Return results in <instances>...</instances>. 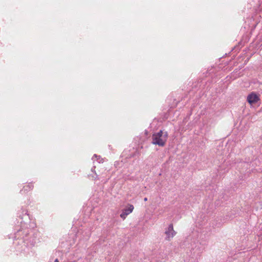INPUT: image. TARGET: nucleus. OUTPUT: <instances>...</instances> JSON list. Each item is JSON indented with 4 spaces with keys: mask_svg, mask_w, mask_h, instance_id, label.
I'll list each match as a JSON object with an SVG mask.
<instances>
[{
    "mask_svg": "<svg viewBox=\"0 0 262 262\" xmlns=\"http://www.w3.org/2000/svg\"><path fill=\"white\" fill-rule=\"evenodd\" d=\"M168 134L166 132H163L160 130L158 133H155L152 136V143L160 146H164L167 141Z\"/></svg>",
    "mask_w": 262,
    "mask_h": 262,
    "instance_id": "nucleus-1",
    "label": "nucleus"
},
{
    "mask_svg": "<svg viewBox=\"0 0 262 262\" xmlns=\"http://www.w3.org/2000/svg\"><path fill=\"white\" fill-rule=\"evenodd\" d=\"M176 233L177 232L173 229V225L172 224H169L165 231V240L170 241L176 235Z\"/></svg>",
    "mask_w": 262,
    "mask_h": 262,
    "instance_id": "nucleus-2",
    "label": "nucleus"
},
{
    "mask_svg": "<svg viewBox=\"0 0 262 262\" xmlns=\"http://www.w3.org/2000/svg\"><path fill=\"white\" fill-rule=\"evenodd\" d=\"M134 209V206L133 205L129 204L126 208L122 210L120 214V217L123 220L125 219L126 216L133 212Z\"/></svg>",
    "mask_w": 262,
    "mask_h": 262,
    "instance_id": "nucleus-3",
    "label": "nucleus"
},
{
    "mask_svg": "<svg viewBox=\"0 0 262 262\" xmlns=\"http://www.w3.org/2000/svg\"><path fill=\"white\" fill-rule=\"evenodd\" d=\"M247 100L250 104L252 105L258 102L259 97L256 94L251 93L247 96Z\"/></svg>",
    "mask_w": 262,
    "mask_h": 262,
    "instance_id": "nucleus-4",
    "label": "nucleus"
},
{
    "mask_svg": "<svg viewBox=\"0 0 262 262\" xmlns=\"http://www.w3.org/2000/svg\"><path fill=\"white\" fill-rule=\"evenodd\" d=\"M92 160L94 161L97 160L99 163L102 162V161H103L102 159H100V157L96 155H94L93 157L92 158Z\"/></svg>",
    "mask_w": 262,
    "mask_h": 262,
    "instance_id": "nucleus-5",
    "label": "nucleus"
},
{
    "mask_svg": "<svg viewBox=\"0 0 262 262\" xmlns=\"http://www.w3.org/2000/svg\"><path fill=\"white\" fill-rule=\"evenodd\" d=\"M54 262H59L57 258L55 259Z\"/></svg>",
    "mask_w": 262,
    "mask_h": 262,
    "instance_id": "nucleus-6",
    "label": "nucleus"
},
{
    "mask_svg": "<svg viewBox=\"0 0 262 262\" xmlns=\"http://www.w3.org/2000/svg\"><path fill=\"white\" fill-rule=\"evenodd\" d=\"M144 201H147V198H145L144 199Z\"/></svg>",
    "mask_w": 262,
    "mask_h": 262,
    "instance_id": "nucleus-7",
    "label": "nucleus"
}]
</instances>
